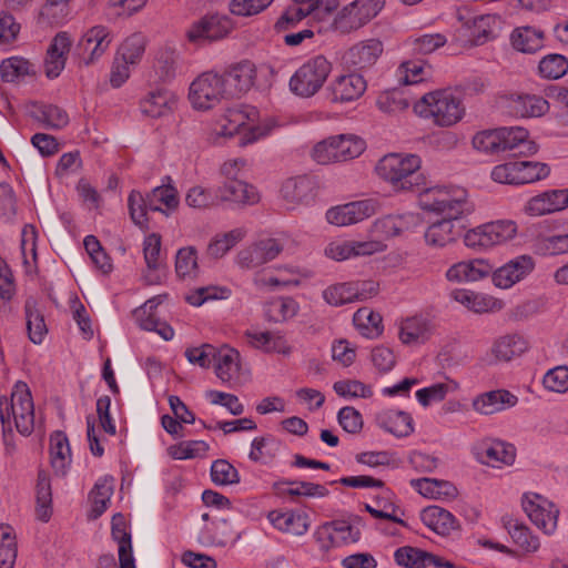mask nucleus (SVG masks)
<instances>
[{
  "instance_id": "nucleus-1",
  "label": "nucleus",
  "mask_w": 568,
  "mask_h": 568,
  "mask_svg": "<svg viewBox=\"0 0 568 568\" xmlns=\"http://www.w3.org/2000/svg\"><path fill=\"white\" fill-rule=\"evenodd\" d=\"M420 164V158L416 154L389 153L378 161L375 170L396 191H419L426 184L419 171Z\"/></svg>"
},
{
  "instance_id": "nucleus-2",
  "label": "nucleus",
  "mask_w": 568,
  "mask_h": 568,
  "mask_svg": "<svg viewBox=\"0 0 568 568\" xmlns=\"http://www.w3.org/2000/svg\"><path fill=\"white\" fill-rule=\"evenodd\" d=\"M414 111L439 126H450L464 114L460 100L449 90H436L424 94L414 104Z\"/></svg>"
},
{
  "instance_id": "nucleus-3",
  "label": "nucleus",
  "mask_w": 568,
  "mask_h": 568,
  "mask_svg": "<svg viewBox=\"0 0 568 568\" xmlns=\"http://www.w3.org/2000/svg\"><path fill=\"white\" fill-rule=\"evenodd\" d=\"M416 192L418 193V204L424 211L455 217L469 215L474 211L464 189L426 187L425 184Z\"/></svg>"
},
{
  "instance_id": "nucleus-4",
  "label": "nucleus",
  "mask_w": 568,
  "mask_h": 568,
  "mask_svg": "<svg viewBox=\"0 0 568 568\" xmlns=\"http://www.w3.org/2000/svg\"><path fill=\"white\" fill-rule=\"evenodd\" d=\"M332 63L324 55H316L305 61L291 77L290 90L302 98L316 94L327 80Z\"/></svg>"
},
{
  "instance_id": "nucleus-5",
  "label": "nucleus",
  "mask_w": 568,
  "mask_h": 568,
  "mask_svg": "<svg viewBox=\"0 0 568 568\" xmlns=\"http://www.w3.org/2000/svg\"><path fill=\"white\" fill-rule=\"evenodd\" d=\"M364 149L362 139L341 134L318 142L313 149L312 156L320 164L344 162L361 155Z\"/></svg>"
},
{
  "instance_id": "nucleus-6",
  "label": "nucleus",
  "mask_w": 568,
  "mask_h": 568,
  "mask_svg": "<svg viewBox=\"0 0 568 568\" xmlns=\"http://www.w3.org/2000/svg\"><path fill=\"white\" fill-rule=\"evenodd\" d=\"M226 99L223 79L217 72H203L190 85L189 100L195 110H211Z\"/></svg>"
},
{
  "instance_id": "nucleus-7",
  "label": "nucleus",
  "mask_w": 568,
  "mask_h": 568,
  "mask_svg": "<svg viewBox=\"0 0 568 568\" xmlns=\"http://www.w3.org/2000/svg\"><path fill=\"white\" fill-rule=\"evenodd\" d=\"M4 413L9 408L10 419L13 418L18 433L29 436L34 429V405L29 386L17 382L11 393V400L0 398Z\"/></svg>"
},
{
  "instance_id": "nucleus-8",
  "label": "nucleus",
  "mask_w": 568,
  "mask_h": 568,
  "mask_svg": "<svg viewBox=\"0 0 568 568\" xmlns=\"http://www.w3.org/2000/svg\"><path fill=\"white\" fill-rule=\"evenodd\" d=\"M517 233V225L510 220H499L479 225L464 235L466 246L481 250L503 244Z\"/></svg>"
},
{
  "instance_id": "nucleus-9",
  "label": "nucleus",
  "mask_w": 568,
  "mask_h": 568,
  "mask_svg": "<svg viewBox=\"0 0 568 568\" xmlns=\"http://www.w3.org/2000/svg\"><path fill=\"white\" fill-rule=\"evenodd\" d=\"M231 30L232 22L227 16L206 14L190 26L186 38L196 44L211 43L225 38Z\"/></svg>"
},
{
  "instance_id": "nucleus-10",
  "label": "nucleus",
  "mask_w": 568,
  "mask_h": 568,
  "mask_svg": "<svg viewBox=\"0 0 568 568\" xmlns=\"http://www.w3.org/2000/svg\"><path fill=\"white\" fill-rule=\"evenodd\" d=\"M382 6L381 0H356L338 13L335 27L343 33L357 30L375 18L382 10Z\"/></svg>"
},
{
  "instance_id": "nucleus-11",
  "label": "nucleus",
  "mask_w": 568,
  "mask_h": 568,
  "mask_svg": "<svg viewBox=\"0 0 568 568\" xmlns=\"http://www.w3.org/2000/svg\"><path fill=\"white\" fill-rule=\"evenodd\" d=\"M112 41L109 29L104 26H94L89 29L79 40L75 53L80 63L84 65L93 64L108 50Z\"/></svg>"
},
{
  "instance_id": "nucleus-12",
  "label": "nucleus",
  "mask_w": 568,
  "mask_h": 568,
  "mask_svg": "<svg viewBox=\"0 0 568 568\" xmlns=\"http://www.w3.org/2000/svg\"><path fill=\"white\" fill-rule=\"evenodd\" d=\"M378 209L379 203L375 199L349 202L344 205L329 209L326 212V220L331 224L346 226L372 216Z\"/></svg>"
},
{
  "instance_id": "nucleus-13",
  "label": "nucleus",
  "mask_w": 568,
  "mask_h": 568,
  "mask_svg": "<svg viewBox=\"0 0 568 568\" xmlns=\"http://www.w3.org/2000/svg\"><path fill=\"white\" fill-rule=\"evenodd\" d=\"M523 507L529 519L546 534H551L557 527L559 510L545 497L538 494L525 495Z\"/></svg>"
},
{
  "instance_id": "nucleus-14",
  "label": "nucleus",
  "mask_w": 568,
  "mask_h": 568,
  "mask_svg": "<svg viewBox=\"0 0 568 568\" xmlns=\"http://www.w3.org/2000/svg\"><path fill=\"white\" fill-rule=\"evenodd\" d=\"M473 454L477 462L491 467L511 465L516 458L515 447L497 439H484L475 444Z\"/></svg>"
},
{
  "instance_id": "nucleus-15",
  "label": "nucleus",
  "mask_w": 568,
  "mask_h": 568,
  "mask_svg": "<svg viewBox=\"0 0 568 568\" xmlns=\"http://www.w3.org/2000/svg\"><path fill=\"white\" fill-rule=\"evenodd\" d=\"M465 216H443L440 221L429 225L425 232L426 243L432 246L443 247L455 242L462 236L466 227Z\"/></svg>"
},
{
  "instance_id": "nucleus-16",
  "label": "nucleus",
  "mask_w": 568,
  "mask_h": 568,
  "mask_svg": "<svg viewBox=\"0 0 568 568\" xmlns=\"http://www.w3.org/2000/svg\"><path fill=\"white\" fill-rule=\"evenodd\" d=\"M220 75L223 79L229 99L237 98L247 92L253 85L255 67L252 62L245 60L226 69Z\"/></svg>"
},
{
  "instance_id": "nucleus-17",
  "label": "nucleus",
  "mask_w": 568,
  "mask_h": 568,
  "mask_svg": "<svg viewBox=\"0 0 568 568\" xmlns=\"http://www.w3.org/2000/svg\"><path fill=\"white\" fill-rule=\"evenodd\" d=\"M283 245L275 239L261 240L237 254V264L242 268H254L276 258Z\"/></svg>"
},
{
  "instance_id": "nucleus-18",
  "label": "nucleus",
  "mask_w": 568,
  "mask_h": 568,
  "mask_svg": "<svg viewBox=\"0 0 568 568\" xmlns=\"http://www.w3.org/2000/svg\"><path fill=\"white\" fill-rule=\"evenodd\" d=\"M535 267L534 260L528 255H520L505 265L493 270V283L499 288H509L525 278Z\"/></svg>"
},
{
  "instance_id": "nucleus-19",
  "label": "nucleus",
  "mask_w": 568,
  "mask_h": 568,
  "mask_svg": "<svg viewBox=\"0 0 568 568\" xmlns=\"http://www.w3.org/2000/svg\"><path fill=\"white\" fill-rule=\"evenodd\" d=\"M381 241H337L329 243L325 254L335 261H345L351 257L372 255L383 251Z\"/></svg>"
},
{
  "instance_id": "nucleus-20",
  "label": "nucleus",
  "mask_w": 568,
  "mask_h": 568,
  "mask_svg": "<svg viewBox=\"0 0 568 568\" xmlns=\"http://www.w3.org/2000/svg\"><path fill=\"white\" fill-rule=\"evenodd\" d=\"M384 50L382 41L378 39H368L351 47L344 54L345 62L356 70H366L372 68Z\"/></svg>"
},
{
  "instance_id": "nucleus-21",
  "label": "nucleus",
  "mask_w": 568,
  "mask_h": 568,
  "mask_svg": "<svg viewBox=\"0 0 568 568\" xmlns=\"http://www.w3.org/2000/svg\"><path fill=\"white\" fill-rule=\"evenodd\" d=\"M165 297L166 295L164 294L148 300L134 314L142 329L156 332L163 339L170 341L174 336L173 328L165 322H162L155 314L156 307Z\"/></svg>"
},
{
  "instance_id": "nucleus-22",
  "label": "nucleus",
  "mask_w": 568,
  "mask_h": 568,
  "mask_svg": "<svg viewBox=\"0 0 568 568\" xmlns=\"http://www.w3.org/2000/svg\"><path fill=\"white\" fill-rule=\"evenodd\" d=\"M511 152L514 155H532L538 145L529 140L528 131L521 126L500 128V152Z\"/></svg>"
},
{
  "instance_id": "nucleus-23",
  "label": "nucleus",
  "mask_w": 568,
  "mask_h": 568,
  "mask_svg": "<svg viewBox=\"0 0 568 568\" xmlns=\"http://www.w3.org/2000/svg\"><path fill=\"white\" fill-rule=\"evenodd\" d=\"M281 194L292 209L308 204L315 197V182L307 175L290 178L283 183Z\"/></svg>"
},
{
  "instance_id": "nucleus-24",
  "label": "nucleus",
  "mask_w": 568,
  "mask_h": 568,
  "mask_svg": "<svg viewBox=\"0 0 568 568\" xmlns=\"http://www.w3.org/2000/svg\"><path fill=\"white\" fill-rule=\"evenodd\" d=\"M257 110L248 105H240L227 109L223 118L224 122L220 125L219 130H215V136H212L211 140L213 142H217V138L220 136H233L240 131V129L245 126L247 121L254 122L257 118Z\"/></svg>"
},
{
  "instance_id": "nucleus-25",
  "label": "nucleus",
  "mask_w": 568,
  "mask_h": 568,
  "mask_svg": "<svg viewBox=\"0 0 568 568\" xmlns=\"http://www.w3.org/2000/svg\"><path fill=\"white\" fill-rule=\"evenodd\" d=\"M568 207V189L551 190L531 197L525 206L526 213L540 216Z\"/></svg>"
},
{
  "instance_id": "nucleus-26",
  "label": "nucleus",
  "mask_w": 568,
  "mask_h": 568,
  "mask_svg": "<svg viewBox=\"0 0 568 568\" xmlns=\"http://www.w3.org/2000/svg\"><path fill=\"white\" fill-rule=\"evenodd\" d=\"M71 39L67 32H59L52 39L44 62L45 75L49 79H55L65 67L67 53L71 48Z\"/></svg>"
},
{
  "instance_id": "nucleus-27",
  "label": "nucleus",
  "mask_w": 568,
  "mask_h": 568,
  "mask_svg": "<svg viewBox=\"0 0 568 568\" xmlns=\"http://www.w3.org/2000/svg\"><path fill=\"white\" fill-rule=\"evenodd\" d=\"M366 87V80L358 73L339 75L332 82V99L335 102L356 100L364 94Z\"/></svg>"
},
{
  "instance_id": "nucleus-28",
  "label": "nucleus",
  "mask_w": 568,
  "mask_h": 568,
  "mask_svg": "<svg viewBox=\"0 0 568 568\" xmlns=\"http://www.w3.org/2000/svg\"><path fill=\"white\" fill-rule=\"evenodd\" d=\"M216 196L225 202L248 205L255 204L260 200L256 189L240 179L225 180L217 189Z\"/></svg>"
},
{
  "instance_id": "nucleus-29",
  "label": "nucleus",
  "mask_w": 568,
  "mask_h": 568,
  "mask_svg": "<svg viewBox=\"0 0 568 568\" xmlns=\"http://www.w3.org/2000/svg\"><path fill=\"white\" fill-rule=\"evenodd\" d=\"M494 265L483 258L464 261L448 268L446 276L449 281L476 282L488 277L494 270Z\"/></svg>"
},
{
  "instance_id": "nucleus-30",
  "label": "nucleus",
  "mask_w": 568,
  "mask_h": 568,
  "mask_svg": "<svg viewBox=\"0 0 568 568\" xmlns=\"http://www.w3.org/2000/svg\"><path fill=\"white\" fill-rule=\"evenodd\" d=\"M518 402L517 396L506 389L490 390L477 396L473 400V407L483 415H491L506 408L514 407Z\"/></svg>"
},
{
  "instance_id": "nucleus-31",
  "label": "nucleus",
  "mask_w": 568,
  "mask_h": 568,
  "mask_svg": "<svg viewBox=\"0 0 568 568\" xmlns=\"http://www.w3.org/2000/svg\"><path fill=\"white\" fill-rule=\"evenodd\" d=\"M111 535L119 545V562L121 568H135L132 554L131 534L126 531V521L122 514H115L111 521Z\"/></svg>"
},
{
  "instance_id": "nucleus-32",
  "label": "nucleus",
  "mask_w": 568,
  "mask_h": 568,
  "mask_svg": "<svg viewBox=\"0 0 568 568\" xmlns=\"http://www.w3.org/2000/svg\"><path fill=\"white\" fill-rule=\"evenodd\" d=\"M376 425L397 437H406L414 430L412 416L403 410L386 409L375 416Z\"/></svg>"
},
{
  "instance_id": "nucleus-33",
  "label": "nucleus",
  "mask_w": 568,
  "mask_h": 568,
  "mask_svg": "<svg viewBox=\"0 0 568 568\" xmlns=\"http://www.w3.org/2000/svg\"><path fill=\"white\" fill-rule=\"evenodd\" d=\"M176 95L166 89L151 91L140 103L143 114L151 118H161L169 114L176 105Z\"/></svg>"
},
{
  "instance_id": "nucleus-34",
  "label": "nucleus",
  "mask_w": 568,
  "mask_h": 568,
  "mask_svg": "<svg viewBox=\"0 0 568 568\" xmlns=\"http://www.w3.org/2000/svg\"><path fill=\"white\" fill-rule=\"evenodd\" d=\"M420 519L428 528L442 536H447L452 530L459 528L455 516L439 506L424 508L420 511Z\"/></svg>"
},
{
  "instance_id": "nucleus-35",
  "label": "nucleus",
  "mask_w": 568,
  "mask_h": 568,
  "mask_svg": "<svg viewBox=\"0 0 568 568\" xmlns=\"http://www.w3.org/2000/svg\"><path fill=\"white\" fill-rule=\"evenodd\" d=\"M273 488L281 495L295 497H316L323 498L328 496V489L321 484L303 480H280L274 483Z\"/></svg>"
},
{
  "instance_id": "nucleus-36",
  "label": "nucleus",
  "mask_w": 568,
  "mask_h": 568,
  "mask_svg": "<svg viewBox=\"0 0 568 568\" xmlns=\"http://www.w3.org/2000/svg\"><path fill=\"white\" fill-rule=\"evenodd\" d=\"M362 519L355 517L353 521L334 520L324 525L328 531V537L336 545H348L357 542L361 539Z\"/></svg>"
},
{
  "instance_id": "nucleus-37",
  "label": "nucleus",
  "mask_w": 568,
  "mask_h": 568,
  "mask_svg": "<svg viewBox=\"0 0 568 568\" xmlns=\"http://www.w3.org/2000/svg\"><path fill=\"white\" fill-rule=\"evenodd\" d=\"M213 363L217 378L223 383H230L240 369V353L224 345L216 348Z\"/></svg>"
},
{
  "instance_id": "nucleus-38",
  "label": "nucleus",
  "mask_w": 568,
  "mask_h": 568,
  "mask_svg": "<svg viewBox=\"0 0 568 568\" xmlns=\"http://www.w3.org/2000/svg\"><path fill=\"white\" fill-rule=\"evenodd\" d=\"M430 323L422 316L408 317L402 322L399 327V339L405 345H417L428 339L430 335Z\"/></svg>"
},
{
  "instance_id": "nucleus-39",
  "label": "nucleus",
  "mask_w": 568,
  "mask_h": 568,
  "mask_svg": "<svg viewBox=\"0 0 568 568\" xmlns=\"http://www.w3.org/2000/svg\"><path fill=\"white\" fill-rule=\"evenodd\" d=\"M51 465L58 475H65L71 462V449L67 435L57 430L50 436Z\"/></svg>"
},
{
  "instance_id": "nucleus-40",
  "label": "nucleus",
  "mask_w": 568,
  "mask_h": 568,
  "mask_svg": "<svg viewBox=\"0 0 568 568\" xmlns=\"http://www.w3.org/2000/svg\"><path fill=\"white\" fill-rule=\"evenodd\" d=\"M510 40L516 50L534 53L542 48L544 32L531 26H523L511 32Z\"/></svg>"
},
{
  "instance_id": "nucleus-41",
  "label": "nucleus",
  "mask_w": 568,
  "mask_h": 568,
  "mask_svg": "<svg viewBox=\"0 0 568 568\" xmlns=\"http://www.w3.org/2000/svg\"><path fill=\"white\" fill-rule=\"evenodd\" d=\"M412 485L420 495L433 499H454L458 493L452 483L435 478L413 479Z\"/></svg>"
},
{
  "instance_id": "nucleus-42",
  "label": "nucleus",
  "mask_w": 568,
  "mask_h": 568,
  "mask_svg": "<svg viewBox=\"0 0 568 568\" xmlns=\"http://www.w3.org/2000/svg\"><path fill=\"white\" fill-rule=\"evenodd\" d=\"M31 116L42 123L44 128L58 130L64 128L69 123L68 113L53 104H34L30 111Z\"/></svg>"
},
{
  "instance_id": "nucleus-43",
  "label": "nucleus",
  "mask_w": 568,
  "mask_h": 568,
  "mask_svg": "<svg viewBox=\"0 0 568 568\" xmlns=\"http://www.w3.org/2000/svg\"><path fill=\"white\" fill-rule=\"evenodd\" d=\"M527 349L526 341L519 335H505L499 337L491 346V354L496 361L509 362L520 356Z\"/></svg>"
},
{
  "instance_id": "nucleus-44",
  "label": "nucleus",
  "mask_w": 568,
  "mask_h": 568,
  "mask_svg": "<svg viewBox=\"0 0 568 568\" xmlns=\"http://www.w3.org/2000/svg\"><path fill=\"white\" fill-rule=\"evenodd\" d=\"M298 303L290 296H280L265 304L264 312L268 321L274 323L286 322L297 315Z\"/></svg>"
},
{
  "instance_id": "nucleus-45",
  "label": "nucleus",
  "mask_w": 568,
  "mask_h": 568,
  "mask_svg": "<svg viewBox=\"0 0 568 568\" xmlns=\"http://www.w3.org/2000/svg\"><path fill=\"white\" fill-rule=\"evenodd\" d=\"M113 495V477L104 476L100 478L90 493L92 509L89 515L91 519L99 518L108 508L111 496Z\"/></svg>"
},
{
  "instance_id": "nucleus-46",
  "label": "nucleus",
  "mask_w": 568,
  "mask_h": 568,
  "mask_svg": "<svg viewBox=\"0 0 568 568\" xmlns=\"http://www.w3.org/2000/svg\"><path fill=\"white\" fill-rule=\"evenodd\" d=\"M270 519L277 529L294 536H302L308 529L307 516L303 514L271 513Z\"/></svg>"
},
{
  "instance_id": "nucleus-47",
  "label": "nucleus",
  "mask_w": 568,
  "mask_h": 568,
  "mask_svg": "<svg viewBox=\"0 0 568 568\" xmlns=\"http://www.w3.org/2000/svg\"><path fill=\"white\" fill-rule=\"evenodd\" d=\"M548 108V102L537 95H518L511 103L515 114L521 118L541 116Z\"/></svg>"
},
{
  "instance_id": "nucleus-48",
  "label": "nucleus",
  "mask_w": 568,
  "mask_h": 568,
  "mask_svg": "<svg viewBox=\"0 0 568 568\" xmlns=\"http://www.w3.org/2000/svg\"><path fill=\"white\" fill-rule=\"evenodd\" d=\"M37 516L41 521H48L51 517V484L48 473L40 470L37 479Z\"/></svg>"
},
{
  "instance_id": "nucleus-49",
  "label": "nucleus",
  "mask_w": 568,
  "mask_h": 568,
  "mask_svg": "<svg viewBox=\"0 0 568 568\" xmlns=\"http://www.w3.org/2000/svg\"><path fill=\"white\" fill-rule=\"evenodd\" d=\"M353 322L362 335L368 338H375L383 332L381 314L368 308L357 310L353 316Z\"/></svg>"
},
{
  "instance_id": "nucleus-50",
  "label": "nucleus",
  "mask_w": 568,
  "mask_h": 568,
  "mask_svg": "<svg viewBox=\"0 0 568 568\" xmlns=\"http://www.w3.org/2000/svg\"><path fill=\"white\" fill-rule=\"evenodd\" d=\"M146 199L150 211L154 212H163L161 207L162 204L168 210H174L179 204L178 191L172 185H161L154 187L146 195Z\"/></svg>"
},
{
  "instance_id": "nucleus-51",
  "label": "nucleus",
  "mask_w": 568,
  "mask_h": 568,
  "mask_svg": "<svg viewBox=\"0 0 568 568\" xmlns=\"http://www.w3.org/2000/svg\"><path fill=\"white\" fill-rule=\"evenodd\" d=\"M24 308L29 338L34 344H41L48 333L43 315L36 308L34 301L28 300Z\"/></svg>"
},
{
  "instance_id": "nucleus-52",
  "label": "nucleus",
  "mask_w": 568,
  "mask_h": 568,
  "mask_svg": "<svg viewBox=\"0 0 568 568\" xmlns=\"http://www.w3.org/2000/svg\"><path fill=\"white\" fill-rule=\"evenodd\" d=\"M17 552L13 528L9 525H0V568H13Z\"/></svg>"
},
{
  "instance_id": "nucleus-53",
  "label": "nucleus",
  "mask_w": 568,
  "mask_h": 568,
  "mask_svg": "<svg viewBox=\"0 0 568 568\" xmlns=\"http://www.w3.org/2000/svg\"><path fill=\"white\" fill-rule=\"evenodd\" d=\"M199 272L197 251L194 246L182 247L176 252L175 273L180 278H194Z\"/></svg>"
},
{
  "instance_id": "nucleus-54",
  "label": "nucleus",
  "mask_w": 568,
  "mask_h": 568,
  "mask_svg": "<svg viewBox=\"0 0 568 568\" xmlns=\"http://www.w3.org/2000/svg\"><path fill=\"white\" fill-rule=\"evenodd\" d=\"M412 215H387L374 223V232L382 237H393L409 227Z\"/></svg>"
},
{
  "instance_id": "nucleus-55",
  "label": "nucleus",
  "mask_w": 568,
  "mask_h": 568,
  "mask_svg": "<svg viewBox=\"0 0 568 568\" xmlns=\"http://www.w3.org/2000/svg\"><path fill=\"white\" fill-rule=\"evenodd\" d=\"M409 100L405 93L399 89L387 90L382 92L376 104L378 109L389 115L397 114L409 106Z\"/></svg>"
},
{
  "instance_id": "nucleus-56",
  "label": "nucleus",
  "mask_w": 568,
  "mask_h": 568,
  "mask_svg": "<svg viewBox=\"0 0 568 568\" xmlns=\"http://www.w3.org/2000/svg\"><path fill=\"white\" fill-rule=\"evenodd\" d=\"M210 446L204 440H185L168 448L170 457L176 460L203 457L207 453Z\"/></svg>"
},
{
  "instance_id": "nucleus-57",
  "label": "nucleus",
  "mask_w": 568,
  "mask_h": 568,
  "mask_svg": "<svg viewBox=\"0 0 568 568\" xmlns=\"http://www.w3.org/2000/svg\"><path fill=\"white\" fill-rule=\"evenodd\" d=\"M245 235L243 229H234L222 236L213 239L207 246V254L213 258L224 256Z\"/></svg>"
},
{
  "instance_id": "nucleus-58",
  "label": "nucleus",
  "mask_w": 568,
  "mask_h": 568,
  "mask_svg": "<svg viewBox=\"0 0 568 568\" xmlns=\"http://www.w3.org/2000/svg\"><path fill=\"white\" fill-rule=\"evenodd\" d=\"M146 40L141 33H133L128 37L121 44L118 55L125 62H130L132 65L140 62L145 51Z\"/></svg>"
},
{
  "instance_id": "nucleus-59",
  "label": "nucleus",
  "mask_w": 568,
  "mask_h": 568,
  "mask_svg": "<svg viewBox=\"0 0 568 568\" xmlns=\"http://www.w3.org/2000/svg\"><path fill=\"white\" fill-rule=\"evenodd\" d=\"M505 527L515 544L520 548L527 551L537 550L539 546L538 539L531 535L528 527L511 518L505 521Z\"/></svg>"
},
{
  "instance_id": "nucleus-60",
  "label": "nucleus",
  "mask_w": 568,
  "mask_h": 568,
  "mask_svg": "<svg viewBox=\"0 0 568 568\" xmlns=\"http://www.w3.org/2000/svg\"><path fill=\"white\" fill-rule=\"evenodd\" d=\"M31 70V63L19 57L6 59L0 64V75L6 82H16L20 78L28 75Z\"/></svg>"
},
{
  "instance_id": "nucleus-61",
  "label": "nucleus",
  "mask_w": 568,
  "mask_h": 568,
  "mask_svg": "<svg viewBox=\"0 0 568 568\" xmlns=\"http://www.w3.org/2000/svg\"><path fill=\"white\" fill-rule=\"evenodd\" d=\"M211 479L215 485L227 486L240 483V474L226 459H216L211 465Z\"/></svg>"
},
{
  "instance_id": "nucleus-62",
  "label": "nucleus",
  "mask_w": 568,
  "mask_h": 568,
  "mask_svg": "<svg viewBox=\"0 0 568 568\" xmlns=\"http://www.w3.org/2000/svg\"><path fill=\"white\" fill-rule=\"evenodd\" d=\"M497 23L496 16L483 14L473 19L470 36L474 38L475 44H483L494 37V29Z\"/></svg>"
},
{
  "instance_id": "nucleus-63",
  "label": "nucleus",
  "mask_w": 568,
  "mask_h": 568,
  "mask_svg": "<svg viewBox=\"0 0 568 568\" xmlns=\"http://www.w3.org/2000/svg\"><path fill=\"white\" fill-rule=\"evenodd\" d=\"M353 283H338L323 291L324 301L332 306H341L355 302Z\"/></svg>"
},
{
  "instance_id": "nucleus-64",
  "label": "nucleus",
  "mask_w": 568,
  "mask_h": 568,
  "mask_svg": "<svg viewBox=\"0 0 568 568\" xmlns=\"http://www.w3.org/2000/svg\"><path fill=\"white\" fill-rule=\"evenodd\" d=\"M539 73L547 79H559L568 71V60L561 54H549L538 65Z\"/></svg>"
}]
</instances>
